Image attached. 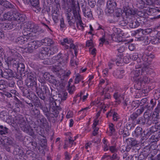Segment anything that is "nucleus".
Listing matches in <instances>:
<instances>
[{"label": "nucleus", "instance_id": "38", "mask_svg": "<svg viewBox=\"0 0 160 160\" xmlns=\"http://www.w3.org/2000/svg\"><path fill=\"white\" fill-rule=\"evenodd\" d=\"M50 49V55H52L57 52L58 50V46L56 45L54 46L49 48Z\"/></svg>", "mask_w": 160, "mask_h": 160}, {"label": "nucleus", "instance_id": "36", "mask_svg": "<svg viewBox=\"0 0 160 160\" xmlns=\"http://www.w3.org/2000/svg\"><path fill=\"white\" fill-rule=\"evenodd\" d=\"M26 85L29 88H32L34 86L36 88L37 85H36V82H35V80H27V82H26Z\"/></svg>", "mask_w": 160, "mask_h": 160}, {"label": "nucleus", "instance_id": "42", "mask_svg": "<svg viewBox=\"0 0 160 160\" xmlns=\"http://www.w3.org/2000/svg\"><path fill=\"white\" fill-rule=\"evenodd\" d=\"M77 56H75V57L73 55L72 57L71 58L70 60V64L72 66H74L75 65L76 66L78 65V60L76 59L75 60Z\"/></svg>", "mask_w": 160, "mask_h": 160}, {"label": "nucleus", "instance_id": "40", "mask_svg": "<svg viewBox=\"0 0 160 160\" xmlns=\"http://www.w3.org/2000/svg\"><path fill=\"white\" fill-rule=\"evenodd\" d=\"M128 59L127 57H124L123 59L120 58L119 57L116 60V62L117 64L121 63L123 62L127 63L128 62Z\"/></svg>", "mask_w": 160, "mask_h": 160}, {"label": "nucleus", "instance_id": "28", "mask_svg": "<svg viewBox=\"0 0 160 160\" xmlns=\"http://www.w3.org/2000/svg\"><path fill=\"white\" fill-rule=\"evenodd\" d=\"M80 81H81L82 83L84 82L83 76L78 73H77L75 76L74 83L75 84H77Z\"/></svg>", "mask_w": 160, "mask_h": 160}, {"label": "nucleus", "instance_id": "45", "mask_svg": "<svg viewBox=\"0 0 160 160\" xmlns=\"http://www.w3.org/2000/svg\"><path fill=\"white\" fill-rule=\"evenodd\" d=\"M68 90L69 93L71 94H72L75 90V87L74 85L71 86L70 82L68 83Z\"/></svg>", "mask_w": 160, "mask_h": 160}, {"label": "nucleus", "instance_id": "50", "mask_svg": "<svg viewBox=\"0 0 160 160\" xmlns=\"http://www.w3.org/2000/svg\"><path fill=\"white\" fill-rule=\"evenodd\" d=\"M0 117L3 120H6L7 118V113L4 111L2 112L0 114Z\"/></svg>", "mask_w": 160, "mask_h": 160}, {"label": "nucleus", "instance_id": "53", "mask_svg": "<svg viewBox=\"0 0 160 160\" xmlns=\"http://www.w3.org/2000/svg\"><path fill=\"white\" fill-rule=\"evenodd\" d=\"M40 141L41 143L40 144L42 147H44L46 146L47 145V140L45 138L42 139H41Z\"/></svg>", "mask_w": 160, "mask_h": 160}, {"label": "nucleus", "instance_id": "43", "mask_svg": "<svg viewBox=\"0 0 160 160\" xmlns=\"http://www.w3.org/2000/svg\"><path fill=\"white\" fill-rule=\"evenodd\" d=\"M108 84L107 82L105 83V80L103 79H101L100 80L99 83L98 84V87L99 89L100 88H106L105 86Z\"/></svg>", "mask_w": 160, "mask_h": 160}, {"label": "nucleus", "instance_id": "20", "mask_svg": "<svg viewBox=\"0 0 160 160\" xmlns=\"http://www.w3.org/2000/svg\"><path fill=\"white\" fill-rule=\"evenodd\" d=\"M148 108V106H145L144 107H141L140 108L138 109L137 111L132 114L131 117L132 119H135L138 116L141 114L144 111L145 108Z\"/></svg>", "mask_w": 160, "mask_h": 160}, {"label": "nucleus", "instance_id": "54", "mask_svg": "<svg viewBox=\"0 0 160 160\" xmlns=\"http://www.w3.org/2000/svg\"><path fill=\"white\" fill-rule=\"evenodd\" d=\"M110 159L111 160H119V157H118L117 154L114 153L112 156H110Z\"/></svg>", "mask_w": 160, "mask_h": 160}, {"label": "nucleus", "instance_id": "58", "mask_svg": "<svg viewBox=\"0 0 160 160\" xmlns=\"http://www.w3.org/2000/svg\"><path fill=\"white\" fill-rule=\"evenodd\" d=\"M22 152V151L19 148H16L14 149V152L15 154H20Z\"/></svg>", "mask_w": 160, "mask_h": 160}, {"label": "nucleus", "instance_id": "12", "mask_svg": "<svg viewBox=\"0 0 160 160\" xmlns=\"http://www.w3.org/2000/svg\"><path fill=\"white\" fill-rule=\"evenodd\" d=\"M117 3L114 0H108L107 3V8L105 12L107 14H110L114 12L117 6Z\"/></svg>", "mask_w": 160, "mask_h": 160}, {"label": "nucleus", "instance_id": "22", "mask_svg": "<svg viewBox=\"0 0 160 160\" xmlns=\"http://www.w3.org/2000/svg\"><path fill=\"white\" fill-rule=\"evenodd\" d=\"M28 36H24V37L22 36L18 37L16 39V42L18 44H22L26 42L30 41L31 39L29 38H28Z\"/></svg>", "mask_w": 160, "mask_h": 160}, {"label": "nucleus", "instance_id": "18", "mask_svg": "<svg viewBox=\"0 0 160 160\" xmlns=\"http://www.w3.org/2000/svg\"><path fill=\"white\" fill-rule=\"evenodd\" d=\"M124 2V5L123 6V11L126 15L133 14V12L131 10L129 7V4L130 0H123Z\"/></svg>", "mask_w": 160, "mask_h": 160}, {"label": "nucleus", "instance_id": "14", "mask_svg": "<svg viewBox=\"0 0 160 160\" xmlns=\"http://www.w3.org/2000/svg\"><path fill=\"white\" fill-rule=\"evenodd\" d=\"M42 44L39 41H33L28 42L27 47V51L29 52H32L34 49L38 48Z\"/></svg>", "mask_w": 160, "mask_h": 160}, {"label": "nucleus", "instance_id": "30", "mask_svg": "<svg viewBox=\"0 0 160 160\" xmlns=\"http://www.w3.org/2000/svg\"><path fill=\"white\" fill-rule=\"evenodd\" d=\"M126 142H127L128 144H130L131 147L138 144L139 143L136 140L131 138H128L126 139Z\"/></svg>", "mask_w": 160, "mask_h": 160}, {"label": "nucleus", "instance_id": "13", "mask_svg": "<svg viewBox=\"0 0 160 160\" xmlns=\"http://www.w3.org/2000/svg\"><path fill=\"white\" fill-rule=\"evenodd\" d=\"M50 49L49 47H42L39 49V53L37 56L38 58L43 59L46 58L47 56H50Z\"/></svg>", "mask_w": 160, "mask_h": 160}, {"label": "nucleus", "instance_id": "33", "mask_svg": "<svg viewBox=\"0 0 160 160\" xmlns=\"http://www.w3.org/2000/svg\"><path fill=\"white\" fill-rule=\"evenodd\" d=\"M137 40L139 41H143L144 44L145 45L148 44L150 43V40H148V37L146 36L145 35L137 38Z\"/></svg>", "mask_w": 160, "mask_h": 160}, {"label": "nucleus", "instance_id": "8", "mask_svg": "<svg viewBox=\"0 0 160 160\" xmlns=\"http://www.w3.org/2000/svg\"><path fill=\"white\" fill-rule=\"evenodd\" d=\"M148 78L146 76L141 77L140 78L135 79L134 88L137 90L140 89L142 84H145L148 82Z\"/></svg>", "mask_w": 160, "mask_h": 160}, {"label": "nucleus", "instance_id": "39", "mask_svg": "<svg viewBox=\"0 0 160 160\" xmlns=\"http://www.w3.org/2000/svg\"><path fill=\"white\" fill-rule=\"evenodd\" d=\"M15 65V68L18 70L20 71H24V65L22 63H19L18 64H14Z\"/></svg>", "mask_w": 160, "mask_h": 160}, {"label": "nucleus", "instance_id": "11", "mask_svg": "<svg viewBox=\"0 0 160 160\" xmlns=\"http://www.w3.org/2000/svg\"><path fill=\"white\" fill-rule=\"evenodd\" d=\"M26 4L29 3L33 7L32 9L35 12H38L41 10V8L39 6V0H22Z\"/></svg>", "mask_w": 160, "mask_h": 160}, {"label": "nucleus", "instance_id": "61", "mask_svg": "<svg viewBox=\"0 0 160 160\" xmlns=\"http://www.w3.org/2000/svg\"><path fill=\"white\" fill-rule=\"evenodd\" d=\"M94 130L92 134L93 136H95L98 134V132L99 130V128L98 127H92Z\"/></svg>", "mask_w": 160, "mask_h": 160}, {"label": "nucleus", "instance_id": "62", "mask_svg": "<svg viewBox=\"0 0 160 160\" xmlns=\"http://www.w3.org/2000/svg\"><path fill=\"white\" fill-rule=\"evenodd\" d=\"M95 2L92 0H88V3L89 5L92 8H93L95 5Z\"/></svg>", "mask_w": 160, "mask_h": 160}, {"label": "nucleus", "instance_id": "55", "mask_svg": "<svg viewBox=\"0 0 160 160\" xmlns=\"http://www.w3.org/2000/svg\"><path fill=\"white\" fill-rule=\"evenodd\" d=\"M122 11L121 9H117L116 11L115 16L117 17H119L122 16Z\"/></svg>", "mask_w": 160, "mask_h": 160}, {"label": "nucleus", "instance_id": "32", "mask_svg": "<svg viewBox=\"0 0 160 160\" xmlns=\"http://www.w3.org/2000/svg\"><path fill=\"white\" fill-rule=\"evenodd\" d=\"M22 92L23 93V96L28 97L29 96L30 98H32L33 97L34 98V97H36V96L35 95V94L33 93H31L30 94V92L28 90L26 89H23L22 90Z\"/></svg>", "mask_w": 160, "mask_h": 160}, {"label": "nucleus", "instance_id": "41", "mask_svg": "<svg viewBox=\"0 0 160 160\" xmlns=\"http://www.w3.org/2000/svg\"><path fill=\"white\" fill-rule=\"evenodd\" d=\"M131 105V102L128 99H126L123 102V108L126 110H127Z\"/></svg>", "mask_w": 160, "mask_h": 160}, {"label": "nucleus", "instance_id": "1", "mask_svg": "<svg viewBox=\"0 0 160 160\" xmlns=\"http://www.w3.org/2000/svg\"><path fill=\"white\" fill-rule=\"evenodd\" d=\"M37 93L38 97L42 100H50V107L53 110L58 109L59 110L60 108L57 105L56 102L52 99H53L50 94V91L48 87L44 84L42 85L40 88V90L37 92Z\"/></svg>", "mask_w": 160, "mask_h": 160}, {"label": "nucleus", "instance_id": "2", "mask_svg": "<svg viewBox=\"0 0 160 160\" xmlns=\"http://www.w3.org/2000/svg\"><path fill=\"white\" fill-rule=\"evenodd\" d=\"M41 31V29L37 25L32 22H28L24 25L22 33L24 36H31V33H36Z\"/></svg>", "mask_w": 160, "mask_h": 160}, {"label": "nucleus", "instance_id": "59", "mask_svg": "<svg viewBox=\"0 0 160 160\" xmlns=\"http://www.w3.org/2000/svg\"><path fill=\"white\" fill-rule=\"evenodd\" d=\"M138 3L142 5H140L141 8H142L144 7L145 4V0H137Z\"/></svg>", "mask_w": 160, "mask_h": 160}, {"label": "nucleus", "instance_id": "5", "mask_svg": "<svg viewBox=\"0 0 160 160\" xmlns=\"http://www.w3.org/2000/svg\"><path fill=\"white\" fill-rule=\"evenodd\" d=\"M60 42L61 44L63 46L64 49H73L74 50L75 55L77 56L78 50V47L73 44V41L72 39L65 38L63 40H61Z\"/></svg>", "mask_w": 160, "mask_h": 160}, {"label": "nucleus", "instance_id": "9", "mask_svg": "<svg viewBox=\"0 0 160 160\" xmlns=\"http://www.w3.org/2000/svg\"><path fill=\"white\" fill-rule=\"evenodd\" d=\"M71 9L67 10L66 14L67 21L70 26H74L77 19L74 16V15Z\"/></svg>", "mask_w": 160, "mask_h": 160}, {"label": "nucleus", "instance_id": "57", "mask_svg": "<svg viewBox=\"0 0 160 160\" xmlns=\"http://www.w3.org/2000/svg\"><path fill=\"white\" fill-rule=\"evenodd\" d=\"M5 25V27L8 29H11L13 28L14 26L15 25H14L12 22L11 23H8Z\"/></svg>", "mask_w": 160, "mask_h": 160}, {"label": "nucleus", "instance_id": "4", "mask_svg": "<svg viewBox=\"0 0 160 160\" xmlns=\"http://www.w3.org/2000/svg\"><path fill=\"white\" fill-rule=\"evenodd\" d=\"M15 123L19 125L22 130L29 135L32 136L34 134L33 129L28 124L23 118L17 117L15 121Z\"/></svg>", "mask_w": 160, "mask_h": 160}, {"label": "nucleus", "instance_id": "10", "mask_svg": "<svg viewBox=\"0 0 160 160\" xmlns=\"http://www.w3.org/2000/svg\"><path fill=\"white\" fill-rule=\"evenodd\" d=\"M130 58L133 60H136L138 58V60L137 61V64L139 63L143 64V61L146 62L147 61L148 58V57L145 55H142L141 54L139 55L137 53H133L131 54L130 56Z\"/></svg>", "mask_w": 160, "mask_h": 160}, {"label": "nucleus", "instance_id": "24", "mask_svg": "<svg viewBox=\"0 0 160 160\" xmlns=\"http://www.w3.org/2000/svg\"><path fill=\"white\" fill-rule=\"evenodd\" d=\"M14 15L15 16L14 20L18 21V23L23 22L25 20L26 16L24 14H20L18 12H15Z\"/></svg>", "mask_w": 160, "mask_h": 160}, {"label": "nucleus", "instance_id": "44", "mask_svg": "<svg viewBox=\"0 0 160 160\" xmlns=\"http://www.w3.org/2000/svg\"><path fill=\"white\" fill-rule=\"evenodd\" d=\"M8 129L2 125L0 126V134H6L8 133Z\"/></svg>", "mask_w": 160, "mask_h": 160}, {"label": "nucleus", "instance_id": "7", "mask_svg": "<svg viewBox=\"0 0 160 160\" xmlns=\"http://www.w3.org/2000/svg\"><path fill=\"white\" fill-rule=\"evenodd\" d=\"M62 55V54L60 53L57 55L53 57L52 59L53 62L56 63L57 62V64H58L57 66H59L60 67H61L62 66H65L66 64L65 62V60H66V62L68 61V54L67 53L65 54L64 59Z\"/></svg>", "mask_w": 160, "mask_h": 160}, {"label": "nucleus", "instance_id": "16", "mask_svg": "<svg viewBox=\"0 0 160 160\" xmlns=\"http://www.w3.org/2000/svg\"><path fill=\"white\" fill-rule=\"evenodd\" d=\"M37 120L41 128H44L47 129L49 128V126L46 119L42 116H41L40 118L37 119Z\"/></svg>", "mask_w": 160, "mask_h": 160}, {"label": "nucleus", "instance_id": "60", "mask_svg": "<svg viewBox=\"0 0 160 160\" xmlns=\"http://www.w3.org/2000/svg\"><path fill=\"white\" fill-rule=\"evenodd\" d=\"M86 46L87 47H88L89 46H93V42L91 39L90 40H88L86 42Z\"/></svg>", "mask_w": 160, "mask_h": 160}, {"label": "nucleus", "instance_id": "27", "mask_svg": "<svg viewBox=\"0 0 160 160\" xmlns=\"http://www.w3.org/2000/svg\"><path fill=\"white\" fill-rule=\"evenodd\" d=\"M0 4L7 8H12L13 5L6 0H0Z\"/></svg>", "mask_w": 160, "mask_h": 160}, {"label": "nucleus", "instance_id": "37", "mask_svg": "<svg viewBox=\"0 0 160 160\" xmlns=\"http://www.w3.org/2000/svg\"><path fill=\"white\" fill-rule=\"evenodd\" d=\"M99 45L102 46L103 43L106 44H108L109 43L105 39V36L104 35H103L102 37L99 39Z\"/></svg>", "mask_w": 160, "mask_h": 160}, {"label": "nucleus", "instance_id": "29", "mask_svg": "<svg viewBox=\"0 0 160 160\" xmlns=\"http://www.w3.org/2000/svg\"><path fill=\"white\" fill-rule=\"evenodd\" d=\"M128 24L129 27L131 28H136L139 25V22L135 19L128 22Z\"/></svg>", "mask_w": 160, "mask_h": 160}, {"label": "nucleus", "instance_id": "21", "mask_svg": "<svg viewBox=\"0 0 160 160\" xmlns=\"http://www.w3.org/2000/svg\"><path fill=\"white\" fill-rule=\"evenodd\" d=\"M1 77L10 80L13 77V74L12 71L10 69H6L2 72Z\"/></svg>", "mask_w": 160, "mask_h": 160}, {"label": "nucleus", "instance_id": "47", "mask_svg": "<svg viewBox=\"0 0 160 160\" xmlns=\"http://www.w3.org/2000/svg\"><path fill=\"white\" fill-rule=\"evenodd\" d=\"M6 87L4 81L3 80H0V90H3L5 89Z\"/></svg>", "mask_w": 160, "mask_h": 160}, {"label": "nucleus", "instance_id": "46", "mask_svg": "<svg viewBox=\"0 0 160 160\" xmlns=\"http://www.w3.org/2000/svg\"><path fill=\"white\" fill-rule=\"evenodd\" d=\"M84 14L85 16H87L88 18H90L92 17V11L90 9L87 8L85 9L84 12Z\"/></svg>", "mask_w": 160, "mask_h": 160}, {"label": "nucleus", "instance_id": "64", "mask_svg": "<svg viewBox=\"0 0 160 160\" xmlns=\"http://www.w3.org/2000/svg\"><path fill=\"white\" fill-rule=\"evenodd\" d=\"M118 118L119 117L118 114L117 113L114 112L113 114V120L114 121H117Z\"/></svg>", "mask_w": 160, "mask_h": 160}, {"label": "nucleus", "instance_id": "49", "mask_svg": "<svg viewBox=\"0 0 160 160\" xmlns=\"http://www.w3.org/2000/svg\"><path fill=\"white\" fill-rule=\"evenodd\" d=\"M145 119L144 118L140 117L138 118L137 121V123L144 124L145 123Z\"/></svg>", "mask_w": 160, "mask_h": 160}, {"label": "nucleus", "instance_id": "6", "mask_svg": "<svg viewBox=\"0 0 160 160\" xmlns=\"http://www.w3.org/2000/svg\"><path fill=\"white\" fill-rule=\"evenodd\" d=\"M142 64V63H139L138 64H136L135 69L131 72L132 76L133 77L134 80L140 75H142L145 73H147L148 69L147 67H145L141 68Z\"/></svg>", "mask_w": 160, "mask_h": 160}, {"label": "nucleus", "instance_id": "31", "mask_svg": "<svg viewBox=\"0 0 160 160\" xmlns=\"http://www.w3.org/2000/svg\"><path fill=\"white\" fill-rule=\"evenodd\" d=\"M113 96L114 98L116 100H117L116 102L118 104H119L121 102V98H122V99H123V98L122 97V96L121 93L119 92H116L114 93L113 94Z\"/></svg>", "mask_w": 160, "mask_h": 160}, {"label": "nucleus", "instance_id": "52", "mask_svg": "<svg viewBox=\"0 0 160 160\" xmlns=\"http://www.w3.org/2000/svg\"><path fill=\"white\" fill-rule=\"evenodd\" d=\"M109 130L110 132L113 133L115 131V129L114 128V125L112 123H109Z\"/></svg>", "mask_w": 160, "mask_h": 160}, {"label": "nucleus", "instance_id": "35", "mask_svg": "<svg viewBox=\"0 0 160 160\" xmlns=\"http://www.w3.org/2000/svg\"><path fill=\"white\" fill-rule=\"evenodd\" d=\"M32 114L34 115L36 117L37 119L40 118L42 116L40 114V111L37 108H34L31 111Z\"/></svg>", "mask_w": 160, "mask_h": 160}, {"label": "nucleus", "instance_id": "34", "mask_svg": "<svg viewBox=\"0 0 160 160\" xmlns=\"http://www.w3.org/2000/svg\"><path fill=\"white\" fill-rule=\"evenodd\" d=\"M142 129L139 127H137L133 133L134 136L138 137L142 134Z\"/></svg>", "mask_w": 160, "mask_h": 160}, {"label": "nucleus", "instance_id": "51", "mask_svg": "<svg viewBox=\"0 0 160 160\" xmlns=\"http://www.w3.org/2000/svg\"><path fill=\"white\" fill-rule=\"evenodd\" d=\"M35 80V76L32 73H28V75L27 80Z\"/></svg>", "mask_w": 160, "mask_h": 160}, {"label": "nucleus", "instance_id": "48", "mask_svg": "<svg viewBox=\"0 0 160 160\" xmlns=\"http://www.w3.org/2000/svg\"><path fill=\"white\" fill-rule=\"evenodd\" d=\"M71 2H72V7H71V9L72 10V12L73 14H74V11L75 10L76 11V12H79L78 11H77L76 9V5L75 4V2L74 0H71Z\"/></svg>", "mask_w": 160, "mask_h": 160}, {"label": "nucleus", "instance_id": "19", "mask_svg": "<svg viewBox=\"0 0 160 160\" xmlns=\"http://www.w3.org/2000/svg\"><path fill=\"white\" fill-rule=\"evenodd\" d=\"M64 67L62 66L61 67H60L59 66L55 65L54 66H53L52 70L56 72V74L59 76L60 78H61L62 76L63 77V73L64 72V71L63 70L62 68Z\"/></svg>", "mask_w": 160, "mask_h": 160}, {"label": "nucleus", "instance_id": "17", "mask_svg": "<svg viewBox=\"0 0 160 160\" xmlns=\"http://www.w3.org/2000/svg\"><path fill=\"white\" fill-rule=\"evenodd\" d=\"M151 30L150 29H147L145 30L140 29L135 31V36L137 38L139 37H142L146 34H149L151 32Z\"/></svg>", "mask_w": 160, "mask_h": 160}, {"label": "nucleus", "instance_id": "63", "mask_svg": "<svg viewBox=\"0 0 160 160\" xmlns=\"http://www.w3.org/2000/svg\"><path fill=\"white\" fill-rule=\"evenodd\" d=\"M139 101H133L131 103V106L132 108L137 107L138 106Z\"/></svg>", "mask_w": 160, "mask_h": 160}, {"label": "nucleus", "instance_id": "26", "mask_svg": "<svg viewBox=\"0 0 160 160\" xmlns=\"http://www.w3.org/2000/svg\"><path fill=\"white\" fill-rule=\"evenodd\" d=\"M41 43H43L45 45L50 46L52 45L54 43V41L50 38H45L41 40Z\"/></svg>", "mask_w": 160, "mask_h": 160}, {"label": "nucleus", "instance_id": "15", "mask_svg": "<svg viewBox=\"0 0 160 160\" xmlns=\"http://www.w3.org/2000/svg\"><path fill=\"white\" fill-rule=\"evenodd\" d=\"M74 16L77 19L78 21L76 22L77 27L79 29L82 31L84 29V27L83 26V23H82L81 19V16L80 15L79 12L74 10Z\"/></svg>", "mask_w": 160, "mask_h": 160}, {"label": "nucleus", "instance_id": "3", "mask_svg": "<svg viewBox=\"0 0 160 160\" xmlns=\"http://www.w3.org/2000/svg\"><path fill=\"white\" fill-rule=\"evenodd\" d=\"M8 56L5 59V62L8 65H12L15 68V65L18 64L19 62L20 55L14 50L9 51Z\"/></svg>", "mask_w": 160, "mask_h": 160}, {"label": "nucleus", "instance_id": "56", "mask_svg": "<svg viewBox=\"0 0 160 160\" xmlns=\"http://www.w3.org/2000/svg\"><path fill=\"white\" fill-rule=\"evenodd\" d=\"M36 100L37 101L35 102V105L37 107H39L41 108V107L42 106L41 105V103L40 102V100L37 97H36Z\"/></svg>", "mask_w": 160, "mask_h": 160}, {"label": "nucleus", "instance_id": "25", "mask_svg": "<svg viewBox=\"0 0 160 160\" xmlns=\"http://www.w3.org/2000/svg\"><path fill=\"white\" fill-rule=\"evenodd\" d=\"M0 142L1 144L4 146L10 145L12 142L11 139L7 137L0 138Z\"/></svg>", "mask_w": 160, "mask_h": 160}, {"label": "nucleus", "instance_id": "23", "mask_svg": "<svg viewBox=\"0 0 160 160\" xmlns=\"http://www.w3.org/2000/svg\"><path fill=\"white\" fill-rule=\"evenodd\" d=\"M15 13V12H7L3 15V19L5 20H14Z\"/></svg>", "mask_w": 160, "mask_h": 160}]
</instances>
